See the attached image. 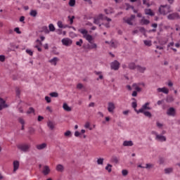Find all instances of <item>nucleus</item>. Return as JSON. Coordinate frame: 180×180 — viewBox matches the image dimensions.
<instances>
[{
    "label": "nucleus",
    "instance_id": "nucleus-55",
    "mask_svg": "<svg viewBox=\"0 0 180 180\" xmlns=\"http://www.w3.org/2000/svg\"><path fill=\"white\" fill-rule=\"evenodd\" d=\"M112 162H115V164H117L119 162V159L117 157H112Z\"/></svg>",
    "mask_w": 180,
    "mask_h": 180
},
{
    "label": "nucleus",
    "instance_id": "nucleus-43",
    "mask_svg": "<svg viewBox=\"0 0 180 180\" xmlns=\"http://www.w3.org/2000/svg\"><path fill=\"white\" fill-rule=\"evenodd\" d=\"M50 96L52 98H58V93L57 92H52L49 94Z\"/></svg>",
    "mask_w": 180,
    "mask_h": 180
},
{
    "label": "nucleus",
    "instance_id": "nucleus-40",
    "mask_svg": "<svg viewBox=\"0 0 180 180\" xmlns=\"http://www.w3.org/2000/svg\"><path fill=\"white\" fill-rule=\"evenodd\" d=\"M4 108H6V105H5L4 100H3V103H2V101H0V110H2V109H4Z\"/></svg>",
    "mask_w": 180,
    "mask_h": 180
},
{
    "label": "nucleus",
    "instance_id": "nucleus-26",
    "mask_svg": "<svg viewBox=\"0 0 180 180\" xmlns=\"http://www.w3.org/2000/svg\"><path fill=\"white\" fill-rule=\"evenodd\" d=\"M57 25H58V27L60 28V29H65L67 27H68V25H63V22L62 21H58L57 22Z\"/></svg>",
    "mask_w": 180,
    "mask_h": 180
},
{
    "label": "nucleus",
    "instance_id": "nucleus-22",
    "mask_svg": "<svg viewBox=\"0 0 180 180\" xmlns=\"http://www.w3.org/2000/svg\"><path fill=\"white\" fill-rule=\"evenodd\" d=\"M136 70H137V71H139V72H141L143 74L146 72V70H147V68L146 67H142V66H140V65H137L136 66Z\"/></svg>",
    "mask_w": 180,
    "mask_h": 180
},
{
    "label": "nucleus",
    "instance_id": "nucleus-9",
    "mask_svg": "<svg viewBox=\"0 0 180 180\" xmlns=\"http://www.w3.org/2000/svg\"><path fill=\"white\" fill-rule=\"evenodd\" d=\"M61 41L62 44L66 47H70V46L72 44V40H71L70 38H64L61 40Z\"/></svg>",
    "mask_w": 180,
    "mask_h": 180
},
{
    "label": "nucleus",
    "instance_id": "nucleus-30",
    "mask_svg": "<svg viewBox=\"0 0 180 180\" xmlns=\"http://www.w3.org/2000/svg\"><path fill=\"white\" fill-rule=\"evenodd\" d=\"M104 12L106 13V15H110V13H113V8H105L104 10Z\"/></svg>",
    "mask_w": 180,
    "mask_h": 180
},
{
    "label": "nucleus",
    "instance_id": "nucleus-18",
    "mask_svg": "<svg viewBox=\"0 0 180 180\" xmlns=\"http://www.w3.org/2000/svg\"><path fill=\"white\" fill-rule=\"evenodd\" d=\"M13 172H16V171L19 169V165H20L19 161L15 160L13 163Z\"/></svg>",
    "mask_w": 180,
    "mask_h": 180
},
{
    "label": "nucleus",
    "instance_id": "nucleus-23",
    "mask_svg": "<svg viewBox=\"0 0 180 180\" xmlns=\"http://www.w3.org/2000/svg\"><path fill=\"white\" fill-rule=\"evenodd\" d=\"M63 108L66 112H71V110H72L71 107L68 106V104H67V103H63Z\"/></svg>",
    "mask_w": 180,
    "mask_h": 180
},
{
    "label": "nucleus",
    "instance_id": "nucleus-15",
    "mask_svg": "<svg viewBox=\"0 0 180 180\" xmlns=\"http://www.w3.org/2000/svg\"><path fill=\"white\" fill-rule=\"evenodd\" d=\"M158 92H162L163 94H165L166 95H168L169 93V90L167 87H162V88H158L157 89Z\"/></svg>",
    "mask_w": 180,
    "mask_h": 180
},
{
    "label": "nucleus",
    "instance_id": "nucleus-38",
    "mask_svg": "<svg viewBox=\"0 0 180 180\" xmlns=\"http://www.w3.org/2000/svg\"><path fill=\"white\" fill-rule=\"evenodd\" d=\"M85 129H89L90 130H92V127H91V123L89 122H86L84 124Z\"/></svg>",
    "mask_w": 180,
    "mask_h": 180
},
{
    "label": "nucleus",
    "instance_id": "nucleus-39",
    "mask_svg": "<svg viewBox=\"0 0 180 180\" xmlns=\"http://www.w3.org/2000/svg\"><path fill=\"white\" fill-rule=\"evenodd\" d=\"M143 43H144L145 46H148V47L151 46V44H152L151 41H150V40H144Z\"/></svg>",
    "mask_w": 180,
    "mask_h": 180
},
{
    "label": "nucleus",
    "instance_id": "nucleus-4",
    "mask_svg": "<svg viewBox=\"0 0 180 180\" xmlns=\"http://www.w3.org/2000/svg\"><path fill=\"white\" fill-rule=\"evenodd\" d=\"M30 143H22L18 146V148L23 153H29L30 151Z\"/></svg>",
    "mask_w": 180,
    "mask_h": 180
},
{
    "label": "nucleus",
    "instance_id": "nucleus-35",
    "mask_svg": "<svg viewBox=\"0 0 180 180\" xmlns=\"http://www.w3.org/2000/svg\"><path fill=\"white\" fill-rule=\"evenodd\" d=\"M64 136L65 137H72V133L71 131L68 130L64 133Z\"/></svg>",
    "mask_w": 180,
    "mask_h": 180
},
{
    "label": "nucleus",
    "instance_id": "nucleus-3",
    "mask_svg": "<svg viewBox=\"0 0 180 180\" xmlns=\"http://www.w3.org/2000/svg\"><path fill=\"white\" fill-rule=\"evenodd\" d=\"M159 12L161 15H168L172 12V9L169 5H162L159 8Z\"/></svg>",
    "mask_w": 180,
    "mask_h": 180
},
{
    "label": "nucleus",
    "instance_id": "nucleus-29",
    "mask_svg": "<svg viewBox=\"0 0 180 180\" xmlns=\"http://www.w3.org/2000/svg\"><path fill=\"white\" fill-rule=\"evenodd\" d=\"M146 15H148L149 16H154V13L151 9H146L145 10Z\"/></svg>",
    "mask_w": 180,
    "mask_h": 180
},
{
    "label": "nucleus",
    "instance_id": "nucleus-25",
    "mask_svg": "<svg viewBox=\"0 0 180 180\" xmlns=\"http://www.w3.org/2000/svg\"><path fill=\"white\" fill-rule=\"evenodd\" d=\"M94 74L98 76V78L96 79L97 81H99V79H103V75H102V72L95 71Z\"/></svg>",
    "mask_w": 180,
    "mask_h": 180
},
{
    "label": "nucleus",
    "instance_id": "nucleus-11",
    "mask_svg": "<svg viewBox=\"0 0 180 180\" xmlns=\"http://www.w3.org/2000/svg\"><path fill=\"white\" fill-rule=\"evenodd\" d=\"M179 18H180L179 14L176 13L169 14L167 16V19H169V20H174V19H179Z\"/></svg>",
    "mask_w": 180,
    "mask_h": 180
},
{
    "label": "nucleus",
    "instance_id": "nucleus-54",
    "mask_svg": "<svg viewBox=\"0 0 180 180\" xmlns=\"http://www.w3.org/2000/svg\"><path fill=\"white\" fill-rule=\"evenodd\" d=\"M122 174L123 176H126V175H127V174H129V172L126 169H123L122 171Z\"/></svg>",
    "mask_w": 180,
    "mask_h": 180
},
{
    "label": "nucleus",
    "instance_id": "nucleus-24",
    "mask_svg": "<svg viewBox=\"0 0 180 180\" xmlns=\"http://www.w3.org/2000/svg\"><path fill=\"white\" fill-rule=\"evenodd\" d=\"M132 87L134 89H135V91H136V92H141V88L139 86V84L134 83L132 84Z\"/></svg>",
    "mask_w": 180,
    "mask_h": 180
},
{
    "label": "nucleus",
    "instance_id": "nucleus-60",
    "mask_svg": "<svg viewBox=\"0 0 180 180\" xmlns=\"http://www.w3.org/2000/svg\"><path fill=\"white\" fill-rule=\"evenodd\" d=\"M79 136H81V132L78 131H76L75 132V137H79Z\"/></svg>",
    "mask_w": 180,
    "mask_h": 180
},
{
    "label": "nucleus",
    "instance_id": "nucleus-44",
    "mask_svg": "<svg viewBox=\"0 0 180 180\" xmlns=\"http://www.w3.org/2000/svg\"><path fill=\"white\" fill-rule=\"evenodd\" d=\"M97 164L98 165H103V158H98L97 160Z\"/></svg>",
    "mask_w": 180,
    "mask_h": 180
},
{
    "label": "nucleus",
    "instance_id": "nucleus-1",
    "mask_svg": "<svg viewBox=\"0 0 180 180\" xmlns=\"http://www.w3.org/2000/svg\"><path fill=\"white\" fill-rule=\"evenodd\" d=\"M79 33L83 36V38L85 39L89 44L86 46V50H97L98 44L94 41V37L88 33V30L85 29H79Z\"/></svg>",
    "mask_w": 180,
    "mask_h": 180
},
{
    "label": "nucleus",
    "instance_id": "nucleus-51",
    "mask_svg": "<svg viewBox=\"0 0 180 180\" xmlns=\"http://www.w3.org/2000/svg\"><path fill=\"white\" fill-rule=\"evenodd\" d=\"M153 167H154V165H152V164H146V169H150V168H153Z\"/></svg>",
    "mask_w": 180,
    "mask_h": 180
},
{
    "label": "nucleus",
    "instance_id": "nucleus-32",
    "mask_svg": "<svg viewBox=\"0 0 180 180\" xmlns=\"http://www.w3.org/2000/svg\"><path fill=\"white\" fill-rule=\"evenodd\" d=\"M141 25H148L150 23V20H146L145 18H142L140 22Z\"/></svg>",
    "mask_w": 180,
    "mask_h": 180
},
{
    "label": "nucleus",
    "instance_id": "nucleus-62",
    "mask_svg": "<svg viewBox=\"0 0 180 180\" xmlns=\"http://www.w3.org/2000/svg\"><path fill=\"white\" fill-rule=\"evenodd\" d=\"M95 107V103L91 102L89 104V108H94Z\"/></svg>",
    "mask_w": 180,
    "mask_h": 180
},
{
    "label": "nucleus",
    "instance_id": "nucleus-53",
    "mask_svg": "<svg viewBox=\"0 0 180 180\" xmlns=\"http://www.w3.org/2000/svg\"><path fill=\"white\" fill-rule=\"evenodd\" d=\"M175 45V44L174 42H170L167 45V49H172V47H174V46Z\"/></svg>",
    "mask_w": 180,
    "mask_h": 180
},
{
    "label": "nucleus",
    "instance_id": "nucleus-52",
    "mask_svg": "<svg viewBox=\"0 0 180 180\" xmlns=\"http://www.w3.org/2000/svg\"><path fill=\"white\" fill-rule=\"evenodd\" d=\"M36 131V129H34V128L30 127L29 129V133H30V134H33V133H34Z\"/></svg>",
    "mask_w": 180,
    "mask_h": 180
},
{
    "label": "nucleus",
    "instance_id": "nucleus-58",
    "mask_svg": "<svg viewBox=\"0 0 180 180\" xmlns=\"http://www.w3.org/2000/svg\"><path fill=\"white\" fill-rule=\"evenodd\" d=\"M0 61L1 63H4V61H5V56L4 55H0Z\"/></svg>",
    "mask_w": 180,
    "mask_h": 180
},
{
    "label": "nucleus",
    "instance_id": "nucleus-33",
    "mask_svg": "<svg viewBox=\"0 0 180 180\" xmlns=\"http://www.w3.org/2000/svg\"><path fill=\"white\" fill-rule=\"evenodd\" d=\"M140 113H143L146 117H151L153 115H151V112L150 111H143V112H140Z\"/></svg>",
    "mask_w": 180,
    "mask_h": 180
},
{
    "label": "nucleus",
    "instance_id": "nucleus-27",
    "mask_svg": "<svg viewBox=\"0 0 180 180\" xmlns=\"http://www.w3.org/2000/svg\"><path fill=\"white\" fill-rule=\"evenodd\" d=\"M125 6H126L125 8L126 11H129L131 8L132 9V11H134V13H137V11L134 9V7L130 6L129 4H125Z\"/></svg>",
    "mask_w": 180,
    "mask_h": 180
},
{
    "label": "nucleus",
    "instance_id": "nucleus-28",
    "mask_svg": "<svg viewBox=\"0 0 180 180\" xmlns=\"http://www.w3.org/2000/svg\"><path fill=\"white\" fill-rule=\"evenodd\" d=\"M173 171H174V168L172 167L166 168L165 169V174H172Z\"/></svg>",
    "mask_w": 180,
    "mask_h": 180
},
{
    "label": "nucleus",
    "instance_id": "nucleus-57",
    "mask_svg": "<svg viewBox=\"0 0 180 180\" xmlns=\"http://www.w3.org/2000/svg\"><path fill=\"white\" fill-rule=\"evenodd\" d=\"M45 101H46L47 103H50L51 102V98L49 96H45Z\"/></svg>",
    "mask_w": 180,
    "mask_h": 180
},
{
    "label": "nucleus",
    "instance_id": "nucleus-48",
    "mask_svg": "<svg viewBox=\"0 0 180 180\" xmlns=\"http://www.w3.org/2000/svg\"><path fill=\"white\" fill-rule=\"evenodd\" d=\"M131 107L134 109V110H136L137 108V102L136 101L132 102Z\"/></svg>",
    "mask_w": 180,
    "mask_h": 180
},
{
    "label": "nucleus",
    "instance_id": "nucleus-13",
    "mask_svg": "<svg viewBox=\"0 0 180 180\" xmlns=\"http://www.w3.org/2000/svg\"><path fill=\"white\" fill-rule=\"evenodd\" d=\"M60 61V59L57 57H54L52 59L49 60V63H50L51 65H57V63Z\"/></svg>",
    "mask_w": 180,
    "mask_h": 180
},
{
    "label": "nucleus",
    "instance_id": "nucleus-46",
    "mask_svg": "<svg viewBox=\"0 0 180 180\" xmlns=\"http://www.w3.org/2000/svg\"><path fill=\"white\" fill-rule=\"evenodd\" d=\"M27 115H30L31 113H34V109L33 108H30L27 111Z\"/></svg>",
    "mask_w": 180,
    "mask_h": 180
},
{
    "label": "nucleus",
    "instance_id": "nucleus-37",
    "mask_svg": "<svg viewBox=\"0 0 180 180\" xmlns=\"http://www.w3.org/2000/svg\"><path fill=\"white\" fill-rule=\"evenodd\" d=\"M68 18L69 19L70 25H72V23H74V19H75V16L72 15L71 17L69 15Z\"/></svg>",
    "mask_w": 180,
    "mask_h": 180
},
{
    "label": "nucleus",
    "instance_id": "nucleus-5",
    "mask_svg": "<svg viewBox=\"0 0 180 180\" xmlns=\"http://www.w3.org/2000/svg\"><path fill=\"white\" fill-rule=\"evenodd\" d=\"M152 134L155 135V140L156 141H160V143H164V141H167V137L164 135L158 134V133L155 131H152Z\"/></svg>",
    "mask_w": 180,
    "mask_h": 180
},
{
    "label": "nucleus",
    "instance_id": "nucleus-8",
    "mask_svg": "<svg viewBox=\"0 0 180 180\" xmlns=\"http://www.w3.org/2000/svg\"><path fill=\"white\" fill-rule=\"evenodd\" d=\"M136 18V15H132L130 18H124L123 20L125 22V23H127V25H129L130 26H132L133 21Z\"/></svg>",
    "mask_w": 180,
    "mask_h": 180
},
{
    "label": "nucleus",
    "instance_id": "nucleus-59",
    "mask_svg": "<svg viewBox=\"0 0 180 180\" xmlns=\"http://www.w3.org/2000/svg\"><path fill=\"white\" fill-rule=\"evenodd\" d=\"M14 32H15L16 33H18V34H20V33H22V32H20V30H19V27H15V28L14 29Z\"/></svg>",
    "mask_w": 180,
    "mask_h": 180
},
{
    "label": "nucleus",
    "instance_id": "nucleus-20",
    "mask_svg": "<svg viewBox=\"0 0 180 180\" xmlns=\"http://www.w3.org/2000/svg\"><path fill=\"white\" fill-rule=\"evenodd\" d=\"M47 126L50 129V130H54L56 127V124L52 121H48Z\"/></svg>",
    "mask_w": 180,
    "mask_h": 180
},
{
    "label": "nucleus",
    "instance_id": "nucleus-63",
    "mask_svg": "<svg viewBox=\"0 0 180 180\" xmlns=\"http://www.w3.org/2000/svg\"><path fill=\"white\" fill-rule=\"evenodd\" d=\"M137 92H139V91H136V90L132 92L131 96H134V97L137 96Z\"/></svg>",
    "mask_w": 180,
    "mask_h": 180
},
{
    "label": "nucleus",
    "instance_id": "nucleus-50",
    "mask_svg": "<svg viewBox=\"0 0 180 180\" xmlns=\"http://www.w3.org/2000/svg\"><path fill=\"white\" fill-rule=\"evenodd\" d=\"M82 88H84V84H82L81 83L77 84V89H82Z\"/></svg>",
    "mask_w": 180,
    "mask_h": 180
},
{
    "label": "nucleus",
    "instance_id": "nucleus-64",
    "mask_svg": "<svg viewBox=\"0 0 180 180\" xmlns=\"http://www.w3.org/2000/svg\"><path fill=\"white\" fill-rule=\"evenodd\" d=\"M16 95L17 96H20V90L19 89H16Z\"/></svg>",
    "mask_w": 180,
    "mask_h": 180
},
{
    "label": "nucleus",
    "instance_id": "nucleus-6",
    "mask_svg": "<svg viewBox=\"0 0 180 180\" xmlns=\"http://www.w3.org/2000/svg\"><path fill=\"white\" fill-rule=\"evenodd\" d=\"M146 110H151V108L150 107V103L147 102L142 105V107L139 109H135V112L139 115L140 112H144Z\"/></svg>",
    "mask_w": 180,
    "mask_h": 180
},
{
    "label": "nucleus",
    "instance_id": "nucleus-36",
    "mask_svg": "<svg viewBox=\"0 0 180 180\" xmlns=\"http://www.w3.org/2000/svg\"><path fill=\"white\" fill-rule=\"evenodd\" d=\"M49 32H56V27L53 24H49Z\"/></svg>",
    "mask_w": 180,
    "mask_h": 180
},
{
    "label": "nucleus",
    "instance_id": "nucleus-2",
    "mask_svg": "<svg viewBox=\"0 0 180 180\" xmlns=\"http://www.w3.org/2000/svg\"><path fill=\"white\" fill-rule=\"evenodd\" d=\"M101 20H107V22H112V19L105 16L103 14H98L96 15L94 18V25H98L99 27L102 26L101 24Z\"/></svg>",
    "mask_w": 180,
    "mask_h": 180
},
{
    "label": "nucleus",
    "instance_id": "nucleus-14",
    "mask_svg": "<svg viewBox=\"0 0 180 180\" xmlns=\"http://www.w3.org/2000/svg\"><path fill=\"white\" fill-rule=\"evenodd\" d=\"M122 146L124 147H133L134 143H133V141H124Z\"/></svg>",
    "mask_w": 180,
    "mask_h": 180
},
{
    "label": "nucleus",
    "instance_id": "nucleus-21",
    "mask_svg": "<svg viewBox=\"0 0 180 180\" xmlns=\"http://www.w3.org/2000/svg\"><path fill=\"white\" fill-rule=\"evenodd\" d=\"M128 68L129 70H136V68H137V65L134 62H131L128 64Z\"/></svg>",
    "mask_w": 180,
    "mask_h": 180
},
{
    "label": "nucleus",
    "instance_id": "nucleus-12",
    "mask_svg": "<svg viewBox=\"0 0 180 180\" xmlns=\"http://www.w3.org/2000/svg\"><path fill=\"white\" fill-rule=\"evenodd\" d=\"M56 170L58 172H64V171H65V167L62 164H58L56 167Z\"/></svg>",
    "mask_w": 180,
    "mask_h": 180
},
{
    "label": "nucleus",
    "instance_id": "nucleus-17",
    "mask_svg": "<svg viewBox=\"0 0 180 180\" xmlns=\"http://www.w3.org/2000/svg\"><path fill=\"white\" fill-rule=\"evenodd\" d=\"M167 115L168 116H175V108H170L167 110Z\"/></svg>",
    "mask_w": 180,
    "mask_h": 180
},
{
    "label": "nucleus",
    "instance_id": "nucleus-47",
    "mask_svg": "<svg viewBox=\"0 0 180 180\" xmlns=\"http://www.w3.org/2000/svg\"><path fill=\"white\" fill-rule=\"evenodd\" d=\"M69 6H70L71 7L75 6V0H70Z\"/></svg>",
    "mask_w": 180,
    "mask_h": 180
},
{
    "label": "nucleus",
    "instance_id": "nucleus-41",
    "mask_svg": "<svg viewBox=\"0 0 180 180\" xmlns=\"http://www.w3.org/2000/svg\"><path fill=\"white\" fill-rule=\"evenodd\" d=\"M110 46L111 47H114V49H116V47H117V43L116 41H110Z\"/></svg>",
    "mask_w": 180,
    "mask_h": 180
},
{
    "label": "nucleus",
    "instance_id": "nucleus-10",
    "mask_svg": "<svg viewBox=\"0 0 180 180\" xmlns=\"http://www.w3.org/2000/svg\"><path fill=\"white\" fill-rule=\"evenodd\" d=\"M115 109H116V107L115 106V103L112 102H109L108 103V110L110 113H113L115 111Z\"/></svg>",
    "mask_w": 180,
    "mask_h": 180
},
{
    "label": "nucleus",
    "instance_id": "nucleus-61",
    "mask_svg": "<svg viewBox=\"0 0 180 180\" xmlns=\"http://www.w3.org/2000/svg\"><path fill=\"white\" fill-rule=\"evenodd\" d=\"M156 126H158L160 129H161V127H162V124L160 122H156Z\"/></svg>",
    "mask_w": 180,
    "mask_h": 180
},
{
    "label": "nucleus",
    "instance_id": "nucleus-19",
    "mask_svg": "<svg viewBox=\"0 0 180 180\" xmlns=\"http://www.w3.org/2000/svg\"><path fill=\"white\" fill-rule=\"evenodd\" d=\"M37 150H44V148H47V143H43L36 146Z\"/></svg>",
    "mask_w": 180,
    "mask_h": 180
},
{
    "label": "nucleus",
    "instance_id": "nucleus-45",
    "mask_svg": "<svg viewBox=\"0 0 180 180\" xmlns=\"http://www.w3.org/2000/svg\"><path fill=\"white\" fill-rule=\"evenodd\" d=\"M82 43H84V41L82 40V39H80L79 41L76 42V45L81 47V46H82Z\"/></svg>",
    "mask_w": 180,
    "mask_h": 180
},
{
    "label": "nucleus",
    "instance_id": "nucleus-16",
    "mask_svg": "<svg viewBox=\"0 0 180 180\" xmlns=\"http://www.w3.org/2000/svg\"><path fill=\"white\" fill-rule=\"evenodd\" d=\"M50 167L45 165L43 168L42 174H44V175H49V174H50Z\"/></svg>",
    "mask_w": 180,
    "mask_h": 180
},
{
    "label": "nucleus",
    "instance_id": "nucleus-7",
    "mask_svg": "<svg viewBox=\"0 0 180 180\" xmlns=\"http://www.w3.org/2000/svg\"><path fill=\"white\" fill-rule=\"evenodd\" d=\"M110 68L114 71H117L120 68V63L117 60H114L110 63Z\"/></svg>",
    "mask_w": 180,
    "mask_h": 180
},
{
    "label": "nucleus",
    "instance_id": "nucleus-42",
    "mask_svg": "<svg viewBox=\"0 0 180 180\" xmlns=\"http://www.w3.org/2000/svg\"><path fill=\"white\" fill-rule=\"evenodd\" d=\"M105 169L108 171V172H112V165L108 164L105 167Z\"/></svg>",
    "mask_w": 180,
    "mask_h": 180
},
{
    "label": "nucleus",
    "instance_id": "nucleus-34",
    "mask_svg": "<svg viewBox=\"0 0 180 180\" xmlns=\"http://www.w3.org/2000/svg\"><path fill=\"white\" fill-rule=\"evenodd\" d=\"M30 15V16H32L33 18H36V16H37V11L31 10Z\"/></svg>",
    "mask_w": 180,
    "mask_h": 180
},
{
    "label": "nucleus",
    "instance_id": "nucleus-49",
    "mask_svg": "<svg viewBox=\"0 0 180 180\" xmlns=\"http://www.w3.org/2000/svg\"><path fill=\"white\" fill-rule=\"evenodd\" d=\"M43 30L44 33H46V34H49V33H50V30H49V28H47V27H44Z\"/></svg>",
    "mask_w": 180,
    "mask_h": 180
},
{
    "label": "nucleus",
    "instance_id": "nucleus-31",
    "mask_svg": "<svg viewBox=\"0 0 180 180\" xmlns=\"http://www.w3.org/2000/svg\"><path fill=\"white\" fill-rule=\"evenodd\" d=\"M18 122L22 124L21 130H25V120L23 118H19Z\"/></svg>",
    "mask_w": 180,
    "mask_h": 180
},
{
    "label": "nucleus",
    "instance_id": "nucleus-56",
    "mask_svg": "<svg viewBox=\"0 0 180 180\" xmlns=\"http://www.w3.org/2000/svg\"><path fill=\"white\" fill-rule=\"evenodd\" d=\"M26 53L29 54V56H33V51H32V50H30V49H27Z\"/></svg>",
    "mask_w": 180,
    "mask_h": 180
}]
</instances>
